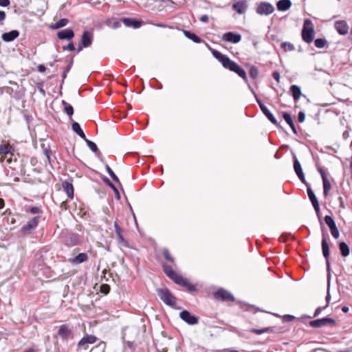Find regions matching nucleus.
<instances>
[{"mask_svg": "<svg viewBox=\"0 0 352 352\" xmlns=\"http://www.w3.org/2000/svg\"><path fill=\"white\" fill-rule=\"evenodd\" d=\"M213 56L221 63L223 67L238 74L244 81L248 82L245 71L236 63L232 60L228 56L221 54L218 50L208 47Z\"/></svg>", "mask_w": 352, "mask_h": 352, "instance_id": "f257e3e1", "label": "nucleus"}, {"mask_svg": "<svg viewBox=\"0 0 352 352\" xmlns=\"http://www.w3.org/2000/svg\"><path fill=\"white\" fill-rule=\"evenodd\" d=\"M15 151L14 145L10 144L6 140H2L0 144V162H3L6 160V163L10 164L12 162V156Z\"/></svg>", "mask_w": 352, "mask_h": 352, "instance_id": "f03ea898", "label": "nucleus"}, {"mask_svg": "<svg viewBox=\"0 0 352 352\" xmlns=\"http://www.w3.org/2000/svg\"><path fill=\"white\" fill-rule=\"evenodd\" d=\"M314 35L315 30L314 23L309 19H305L301 32L302 39L305 43H310L313 41Z\"/></svg>", "mask_w": 352, "mask_h": 352, "instance_id": "7ed1b4c3", "label": "nucleus"}, {"mask_svg": "<svg viewBox=\"0 0 352 352\" xmlns=\"http://www.w3.org/2000/svg\"><path fill=\"white\" fill-rule=\"evenodd\" d=\"M156 292L160 300L166 305L174 307L176 305L177 298L168 288H158Z\"/></svg>", "mask_w": 352, "mask_h": 352, "instance_id": "20e7f679", "label": "nucleus"}, {"mask_svg": "<svg viewBox=\"0 0 352 352\" xmlns=\"http://www.w3.org/2000/svg\"><path fill=\"white\" fill-rule=\"evenodd\" d=\"M249 88L251 89V91L254 95L256 100L262 111V113L266 116V118L275 126L277 127H280V124L278 122L276 118L274 115L270 111L267 107L265 105V104L262 102V100L257 96L256 92L254 89L249 85Z\"/></svg>", "mask_w": 352, "mask_h": 352, "instance_id": "39448f33", "label": "nucleus"}, {"mask_svg": "<svg viewBox=\"0 0 352 352\" xmlns=\"http://www.w3.org/2000/svg\"><path fill=\"white\" fill-rule=\"evenodd\" d=\"M322 241H321V247H322V255L325 258L326 261V267H327V279L328 282L329 283L330 277H331V267H330V262H329V245L327 241V238L324 233L322 234Z\"/></svg>", "mask_w": 352, "mask_h": 352, "instance_id": "423d86ee", "label": "nucleus"}, {"mask_svg": "<svg viewBox=\"0 0 352 352\" xmlns=\"http://www.w3.org/2000/svg\"><path fill=\"white\" fill-rule=\"evenodd\" d=\"M40 219V216H36L30 219L25 225H23L21 227L20 232L23 235L31 234L33 232V231L37 228Z\"/></svg>", "mask_w": 352, "mask_h": 352, "instance_id": "0eeeda50", "label": "nucleus"}, {"mask_svg": "<svg viewBox=\"0 0 352 352\" xmlns=\"http://www.w3.org/2000/svg\"><path fill=\"white\" fill-rule=\"evenodd\" d=\"M336 324L334 319L328 317L314 320L309 322V325L313 328H320L327 326L333 327Z\"/></svg>", "mask_w": 352, "mask_h": 352, "instance_id": "6e6552de", "label": "nucleus"}, {"mask_svg": "<svg viewBox=\"0 0 352 352\" xmlns=\"http://www.w3.org/2000/svg\"><path fill=\"white\" fill-rule=\"evenodd\" d=\"M213 296L216 300L223 302H234L235 300L234 296L223 288L218 289L214 292Z\"/></svg>", "mask_w": 352, "mask_h": 352, "instance_id": "1a4fd4ad", "label": "nucleus"}, {"mask_svg": "<svg viewBox=\"0 0 352 352\" xmlns=\"http://www.w3.org/2000/svg\"><path fill=\"white\" fill-rule=\"evenodd\" d=\"M57 334L63 340H67L74 336L72 328L67 324L60 325Z\"/></svg>", "mask_w": 352, "mask_h": 352, "instance_id": "9d476101", "label": "nucleus"}, {"mask_svg": "<svg viewBox=\"0 0 352 352\" xmlns=\"http://www.w3.org/2000/svg\"><path fill=\"white\" fill-rule=\"evenodd\" d=\"M317 170L320 173L322 179L324 196V197H327L329 195V191L331 188V185L327 178V173L326 170L320 166L317 167Z\"/></svg>", "mask_w": 352, "mask_h": 352, "instance_id": "9b49d317", "label": "nucleus"}, {"mask_svg": "<svg viewBox=\"0 0 352 352\" xmlns=\"http://www.w3.org/2000/svg\"><path fill=\"white\" fill-rule=\"evenodd\" d=\"M173 280L176 284L186 288L189 292H195L197 291L195 286L182 275L178 274Z\"/></svg>", "mask_w": 352, "mask_h": 352, "instance_id": "f8f14e48", "label": "nucleus"}, {"mask_svg": "<svg viewBox=\"0 0 352 352\" xmlns=\"http://www.w3.org/2000/svg\"><path fill=\"white\" fill-rule=\"evenodd\" d=\"M274 6L268 2H261L256 7V12L260 15H269L274 12Z\"/></svg>", "mask_w": 352, "mask_h": 352, "instance_id": "ddd939ff", "label": "nucleus"}, {"mask_svg": "<svg viewBox=\"0 0 352 352\" xmlns=\"http://www.w3.org/2000/svg\"><path fill=\"white\" fill-rule=\"evenodd\" d=\"M324 220L329 227L332 236L336 239H338L340 236V232L333 217L329 215H326Z\"/></svg>", "mask_w": 352, "mask_h": 352, "instance_id": "4468645a", "label": "nucleus"}, {"mask_svg": "<svg viewBox=\"0 0 352 352\" xmlns=\"http://www.w3.org/2000/svg\"><path fill=\"white\" fill-rule=\"evenodd\" d=\"M180 318L190 325L198 324L199 318L196 316L192 314L188 310H183L179 314Z\"/></svg>", "mask_w": 352, "mask_h": 352, "instance_id": "2eb2a0df", "label": "nucleus"}, {"mask_svg": "<svg viewBox=\"0 0 352 352\" xmlns=\"http://www.w3.org/2000/svg\"><path fill=\"white\" fill-rule=\"evenodd\" d=\"M82 242V236L77 233H72L69 234L64 241L65 245L67 247H74L80 245Z\"/></svg>", "mask_w": 352, "mask_h": 352, "instance_id": "dca6fc26", "label": "nucleus"}, {"mask_svg": "<svg viewBox=\"0 0 352 352\" xmlns=\"http://www.w3.org/2000/svg\"><path fill=\"white\" fill-rule=\"evenodd\" d=\"M294 160V170L297 175L298 179L300 180V182L304 184L305 186H308V182H307L305 175L303 173L301 164L298 160L297 159L296 155H294L293 157Z\"/></svg>", "mask_w": 352, "mask_h": 352, "instance_id": "f3484780", "label": "nucleus"}, {"mask_svg": "<svg viewBox=\"0 0 352 352\" xmlns=\"http://www.w3.org/2000/svg\"><path fill=\"white\" fill-rule=\"evenodd\" d=\"M222 40L232 43H238L241 40V35L233 32H228L223 34Z\"/></svg>", "mask_w": 352, "mask_h": 352, "instance_id": "a211bd4d", "label": "nucleus"}, {"mask_svg": "<svg viewBox=\"0 0 352 352\" xmlns=\"http://www.w3.org/2000/svg\"><path fill=\"white\" fill-rule=\"evenodd\" d=\"M93 39V34L87 30H85L82 34L80 43L82 44V47H88L91 45Z\"/></svg>", "mask_w": 352, "mask_h": 352, "instance_id": "6ab92c4d", "label": "nucleus"}, {"mask_svg": "<svg viewBox=\"0 0 352 352\" xmlns=\"http://www.w3.org/2000/svg\"><path fill=\"white\" fill-rule=\"evenodd\" d=\"M56 35L60 40L70 41L74 37L75 34L72 29L68 28L58 32Z\"/></svg>", "mask_w": 352, "mask_h": 352, "instance_id": "aec40b11", "label": "nucleus"}, {"mask_svg": "<svg viewBox=\"0 0 352 352\" xmlns=\"http://www.w3.org/2000/svg\"><path fill=\"white\" fill-rule=\"evenodd\" d=\"M336 31L340 35H346L349 31V26L345 21H337L334 23Z\"/></svg>", "mask_w": 352, "mask_h": 352, "instance_id": "412c9836", "label": "nucleus"}, {"mask_svg": "<svg viewBox=\"0 0 352 352\" xmlns=\"http://www.w3.org/2000/svg\"><path fill=\"white\" fill-rule=\"evenodd\" d=\"M248 8V3L245 0H241L233 3L232 9L238 14H243Z\"/></svg>", "mask_w": 352, "mask_h": 352, "instance_id": "4be33fe9", "label": "nucleus"}, {"mask_svg": "<svg viewBox=\"0 0 352 352\" xmlns=\"http://www.w3.org/2000/svg\"><path fill=\"white\" fill-rule=\"evenodd\" d=\"M122 21L126 27H132L133 28H140L143 23L142 21L133 18H122Z\"/></svg>", "mask_w": 352, "mask_h": 352, "instance_id": "5701e85b", "label": "nucleus"}, {"mask_svg": "<svg viewBox=\"0 0 352 352\" xmlns=\"http://www.w3.org/2000/svg\"><path fill=\"white\" fill-rule=\"evenodd\" d=\"M19 36L18 30H12L8 32H5L2 34L1 38L5 42H12Z\"/></svg>", "mask_w": 352, "mask_h": 352, "instance_id": "b1692460", "label": "nucleus"}, {"mask_svg": "<svg viewBox=\"0 0 352 352\" xmlns=\"http://www.w3.org/2000/svg\"><path fill=\"white\" fill-rule=\"evenodd\" d=\"M89 257L86 253H80L76 256L69 258V262L73 265H78L86 262L88 260Z\"/></svg>", "mask_w": 352, "mask_h": 352, "instance_id": "393cba45", "label": "nucleus"}, {"mask_svg": "<svg viewBox=\"0 0 352 352\" xmlns=\"http://www.w3.org/2000/svg\"><path fill=\"white\" fill-rule=\"evenodd\" d=\"M162 269L166 275L171 280H173L178 275L170 265L164 264L162 265Z\"/></svg>", "mask_w": 352, "mask_h": 352, "instance_id": "a878e982", "label": "nucleus"}, {"mask_svg": "<svg viewBox=\"0 0 352 352\" xmlns=\"http://www.w3.org/2000/svg\"><path fill=\"white\" fill-rule=\"evenodd\" d=\"M62 187L64 191L67 193V196L70 199H73L74 197V187L73 185L67 181H65L62 183Z\"/></svg>", "mask_w": 352, "mask_h": 352, "instance_id": "bb28decb", "label": "nucleus"}, {"mask_svg": "<svg viewBox=\"0 0 352 352\" xmlns=\"http://www.w3.org/2000/svg\"><path fill=\"white\" fill-rule=\"evenodd\" d=\"M102 179V182L107 186H109V188H111V189L113 190V191L115 193L116 199H118V200H120V192H119L118 188H116V186L107 177H104Z\"/></svg>", "mask_w": 352, "mask_h": 352, "instance_id": "cd10ccee", "label": "nucleus"}, {"mask_svg": "<svg viewBox=\"0 0 352 352\" xmlns=\"http://www.w3.org/2000/svg\"><path fill=\"white\" fill-rule=\"evenodd\" d=\"M292 6L290 0H280L277 2L276 6L279 11H286L289 9Z\"/></svg>", "mask_w": 352, "mask_h": 352, "instance_id": "c85d7f7f", "label": "nucleus"}, {"mask_svg": "<svg viewBox=\"0 0 352 352\" xmlns=\"http://www.w3.org/2000/svg\"><path fill=\"white\" fill-rule=\"evenodd\" d=\"M338 248L340 254L343 257H346L350 254L349 246L344 241H341L338 243Z\"/></svg>", "mask_w": 352, "mask_h": 352, "instance_id": "c756f323", "label": "nucleus"}, {"mask_svg": "<svg viewBox=\"0 0 352 352\" xmlns=\"http://www.w3.org/2000/svg\"><path fill=\"white\" fill-rule=\"evenodd\" d=\"M183 32L186 38L192 41L194 43H200L202 42V39L195 33L186 30H183Z\"/></svg>", "mask_w": 352, "mask_h": 352, "instance_id": "7c9ffc66", "label": "nucleus"}, {"mask_svg": "<svg viewBox=\"0 0 352 352\" xmlns=\"http://www.w3.org/2000/svg\"><path fill=\"white\" fill-rule=\"evenodd\" d=\"M290 92L295 101L298 100L300 96L302 95L300 87L296 85H292L290 87Z\"/></svg>", "mask_w": 352, "mask_h": 352, "instance_id": "2f4dec72", "label": "nucleus"}, {"mask_svg": "<svg viewBox=\"0 0 352 352\" xmlns=\"http://www.w3.org/2000/svg\"><path fill=\"white\" fill-rule=\"evenodd\" d=\"M72 130L82 139H85L86 135L80 127V125L77 122H73L72 124Z\"/></svg>", "mask_w": 352, "mask_h": 352, "instance_id": "473e14b6", "label": "nucleus"}, {"mask_svg": "<svg viewBox=\"0 0 352 352\" xmlns=\"http://www.w3.org/2000/svg\"><path fill=\"white\" fill-rule=\"evenodd\" d=\"M307 186V195H308L310 201L312 204V206L318 204L319 203H318V199H317L314 192L312 190L309 184L308 183V186Z\"/></svg>", "mask_w": 352, "mask_h": 352, "instance_id": "72a5a7b5", "label": "nucleus"}, {"mask_svg": "<svg viewBox=\"0 0 352 352\" xmlns=\"http://www.w3.org/2000/svg\"><path fill=\"white\" fill-rule=\"evenodd\" d=\"M97 338L94 335H87L84 336L79 342L78 345H82L83 343L94 344L96 342Z\"/></svg>", "mask_w": 352, "mask_h": 352, "instance_id": "f704fd0d", "label": "nucleus"}, {"mask_svg": "<svg viewBox=\"0 0 352 352\" xmlns=\"http://www.w3.org/2000/svg\"><path fill=\"white\" fill-rule=\"evenodd\" d=\"M68 23H69V20L67 19H65V18L61 19L56 23L52 24L50 25V28L52 30H58V29H60L61 28L66 26L68 24Z\"/></svg>", "mask_w": 352, "mask_h": 352, "instance_id": "c9c22d12", "label": "nucleus"}, {"mask_svg": "<svg viewBox=\"0 0 352 352\" xmlns=\"http://www.w3.org/2000/svg\"><path fill=\"white\" fill-rule=\"evenodd\" d=\"M117 240H118V243L120 247L128 248H131L128 241L124 238L122 233H119V234L117 235Z\"/></svg>", "mask_w": 352, "mask_h": 352, "instance_id": "e433bc0d", "label": "nucleus"}, {"mask_svg": "<svg viewBox=\"0 0 352 352\" xmlns=\"http://www.w3.org/2000/svg\"><path fill=\"white\" fill-rule=\"evenodd\" d=\"M62 104L64 106V111L72 119V116L74 114V108L73 107L67 103L66 101L63 100Z\"/></svg>", "mask_w": 352, "mask_h": 352, "instance_id": "4c0bfd02", "label": "nucleus"}, {"mask_svg": "<svg viewBox=\"0 0 352 352\" xmlns=\"http://www.w3.org/2000/svg\"><path fill=\"white\" fill-rule=\"evenodd\" d=\"M105 168L109 176L111 177V179L117 184H118L120 186H121L120 181L119 178L116 176V175L114 173V172L112 170V169L109 167L108 164L105 165Z\"/></svg>", "mask_w": 352, "mask_h": 352, "instance_id": "58836bf2", "label": "nucleus"}, {"mask_svg": "<svg viewBox=\"0 0 352 352\" xmlns=\"http://www.w3.org/2000/svg\"><path fill=\"white\" fill-rule=\"evenodd\" d=\"M314 45L319 49L324 48L328 45V43L325 38H319L314 41Z\"/></svg>", "mask_w": 352, "mask_h": 352, "instance_id": "ea45409f", "label": "nucleus"}, {"mask_svg": "<svg viewBox=\"0 0 352 352\" xmlns=\"http://www.w3.org/2000/svg\"><path fill=\"white\" fill-rule=\"evenodd\" d=\"M250 332L257 335H261L264 333L273 332V327H265L261 329L252 328L250 329Z\"/></svg>", "mask_w": 352, "mask_h": 352, "instance_id": "a19ab883", "label": "nucleus"}, {"mask_svg": "<svg viewBox=\"0 0 352 352\" xmlns=\"http://www.w3.org/2000/svg\"><path fill=\"white\" fill-rule=\"evenodd\" d=\"M280 47L284 52L294 51L295 50L294 45L289 42H283L280 44Z\"/></svg>", "mask_w": 352, "mask_h": 352, "instance_id": "79ce46f5", "label": "nucleus"}, {"mask_svg": "<svg viewBox=\"0 0 352 352\" xmlns=\"http://www.w3.org/2000/svg\"><path fill=\"white\" fill-rule=\"evenodd\" d=\"M162 254L165 259L168 261L173 263L175 262L174 257L170 254L169 250L167 248H164L162 250Z\"/></svg>", "mask_w": 352, "mask_h": 352, "instance_id": "37998d69", "label": "nucleus"}, {"mask_svg": "<svg viewBox=\"0 0 352 352\" xmlns=\"http://www.w3.org/2000/svg\"><path fill=\"white\" fill-rule=\"evenodd\" d=\"M84 140L85 141L87 146L91 151H93L94 153H97L98 151V146L94 142L87 139V138H85Z\"/></svg>", "mask_w": 352, "mask_h": 352, "instance_id": "c03bdc74", "label": "nucleus"}, {"mask_svg": "<svg viewBox=\"0 0 352 352\" xmlns=\"http://www.w3.org/2000/svg\"><path fill=\"white\" fill-rule=\"evenodd\" d=\"M249 74L252 79H256L258 76V67L255 65H252L250 69Z\"/></svg>", "mask_w": 352, "mask_h": 352, "instance_id": "a18cd8bd", "label": "nucleus"}, {"mask_svg": "<svg viewBox=\"0 0 352 352\" xmlns=\"http://www.w3.org/2000/svg\"><path fill=\"white\" fill-rule=\"evenodd\" d=\"M327 307V305H324L323 307H318L316 309L315 311H314V316H312V318H316L318 316H319L321 312L325 309ZM303 317L305 318H311V316H307V315H305Z\"/></svg>", "mask_w": 352, "mask_h": 352, "instance_id": "49530a36", "label": "nucleus"}, {"mask_svg": "<svg viewBox=\"0 0 352 352\" xmlns=\"http://www.w3.org/2000/svg\"><path fill=\"white\" fill-rule=\"evenodd\" d=\"M283 118L288 125L292 124L293 120L289 113L282 112Z\"/></svg>", "mask_w": 352, "mask_h": 352, "instance_id": "de8ad7c7", "label": "nucleus"}, {"mask_svg": "<svg viewBox=\"0 0 352 352\" xmlns=\"http://www.w3.org/2000/svg\"><path fill=\"white\" fill-rule=\"evenodd\" d=\"M313 207H314V210L316 211V215H317L318 218L319 219V221H320V225H321V227H322V233H324V232H323V223H322V222L321 221V219H320V210L319 204L313 206Z\"/></svg>", "mask_w": 352, "mask_h": 352, "instance_id": "09e8293b", "label": "nucleus"}, {"mask_svg": "<svg viewBox=\"0 0 352 352\" xmlns=\"http://www.w3.org/2000/svg\"><path fill=\"white\" fill-rule=\"evenodd\" d=\"M27 211L33 214L42 213V210L38 206H32Z\"/></svg>", "mask_w": 352, "mask_h": 352, "instance_id": "8fccbe9b", "label": "nucleus"}, {"mask_svg": "<svg viewBox=\"0 0 352 352\" xmlns=\"http://www.w3.org/2000/svg\"><path fill=\"white\" fill-rule=\"evenodd\" d=\"M63 50L64 51H74L76 47L72 42H70L67 45H64L63 47Z\"/></svg>", "mask_w": 352, "mask_h": 352, "instance_id": "3c124183", "label": "nucleus"}, {"mask_svg": "<svg viewBox=\"0 0 352 352\" xmlns=\"http://www.w3.org/2000/svg\"><path fill=\"white\" fill-rule=\"evenodd\" d=\"M73 63H74V56H72L71 57V59H70L68 65H67L66 67H65L64 70H65V72H69L70 71L71 68L72 67Z\"/></svg>", "mask_w": 352, "mask_h": 352, "instance_id": "603ef678", "label": "nucleus"}, {"mask_svg": "<svg viewBox=\"0 0 352 352\" xmlns=\"http://www.w3.org/2000/svg\"><path fill=\"white\" fill-rule=\"evenodd\" d=\"M109 286L107 284L102 285L101 286V292L104 294H107L109 292Z\"/></svg>", "mask_w": 352, "mask_h": 352, "instance_id": "864d4df0", "label": "nucleus"}, {"mask_svg": "<svg viewBox=\"0 0 352 352\" xmlns=\"http://www.w3.org/2000/svg\"><path fill=\"white\" fill-rule=\"evenodd\" d=\"M305 119V114L303 111H300L298 114V120L299 122H303Z\"/></svg>", "mask_w": 352, "mask_h": 352, "instance_id": "5fc2aeb1", "label": "nucleus"}, {"mask_svg": "<svg viewBox=\"0 0 352 352\" xmlns=\"http://www.w3.org/2000/svg\"><path fill=\"white\" fill-rule=\"evenodd\" d=\"M114 228H115V231H116V235L119 234V233H122V229L120 227L117 221H116L114 222Z\"/></svg>", "mask_w": 352, "mask_h": 352, "instance_id": "6e6d98bb", "label": "nucleus"}, {"mask_svg": "<svg viewBox=\"0 0 352 352\" xmlns=\"http://www.w3.org/2000/svg\"><path fill=\"white\" fill-rule=\"evenodd\" d=\"M273 78L277 82H280V74L279 72H278L277 71H274L272 72V74Z\"/></svg>", "mask_w": 352, "mask_h": 352, "instance_id": "4d7b16f0", "label": "nucleus"}, {"mask_svg": "<svg viewBox=\"0 0 352 352\" xmlns=\"http://www.w3.org/2000/svg\"><path fill=\"white\" fill-rule=\"evenodd\" d=\"M295 319V317L292 315H285L283 316V320L285 322H291Z\"/></svg>", "mask_w": 352, "mask_h": 352, "instance_id": "13d9d810", "label": "nucleus"}, {"mask_svg": "<svg viewBox=\"0 0 352 352\" xmlns=\"http://www.w3.org/2000/svg\"><path fill=\"white\" fill-rule=\"evenodd\" d=\"M122 23V19L119 21H116L112 23V28L114 29L118 28L121 26V23Z\"/></svg>", "mask_w": 352, "mask_h": 352, "instance_id": "bf43d9fd", "label": "nucleus"}, {"mask_svg": "<svg viewBox=\"0 0 352 352\" xmlns=\"http://www.w3.org/2000/svg\"><path fill=\"white\" fill-rule=\"evenodd\" d=\"M43 153L45 156H48L49 155H52V151L49 148H45V144L42 145Z\"/></svg>", "mask_w": 352, "mask_h": 352, "instance_id": "052dcab7", "label": "nucleus"}, {"mask_svg": "<svg viewBox=\"0 0 352 352\" xmlns=\"http://www.w3.org/2000/svg\"><path fill=\"white\" fill-rule=\"evenodd\" d=\"M6 14L4 11L0 10V24H3V21L6 19Z\"/></svg>", "mask_w": 352, "mask_h": 352, "instance_id": "680f3d73", "label": "nucleus"}, {"mask_svg": "<svg viewBox=\"0 0 352 352\" xmlns=\"http://www.w3.org/2000/svg\"><path fill=\"white\" fill-rule=\"evenodd\" d=\"M199 20L203 23H207L208 22L209 18L208 15L204 14L200 16Z\"/></svg>", "mask_w": 352, "mask_h": 352, "instance_id": "e2e57ef3", "label": "nucleus"}, {"mask_svg": "<svg viewBox=\"0 0 352 352\" xmlns=\"http://www.w3.org/2000/svg\"><path fill=\"white\" fill-rule=\"evenodd\" d=\"M10 3V0H0V6L6 7Z\"/></svg>", "mask_w": 352, "mask_h": 352, "instance_id": "0e129e2a", "label": "nucleus"}, {"mask_svg": "<svg viewBox=\"0 0 352 352\" xmlns=\"http://www.w3.org/2000/svg\"><path fill=\"white\" fill-rule=\"evenodd\" d=\"M38 71L39 72H44L46 71V67L44 65H39L38 66Z\"/></svg>", "mask_w": 352, "mask_h": 352, "instance_id": "69168bd1", "label": "nucleus"}, {"mask_svg": "<svg viewBox=\"0 0 352 352\" xmlns=\"http://www.w3.org/2000/svg\"><path fill=\"white\" fill-rule=\"evenodd\" d=\"M338 201H339V203H340V206L342 208H344L345 206H344V199L342 197H340L338 198Z\"/></svg>", "mask_w": 352, "mask_h": 352, "instance_id": "338daca9", "label": "nucleus"}, {"mask_svg": "<svg viewBox=\"0 0 352 352\" xmlns=\"http://www.w3.org/2000/svg\"><path fill=\"white\" fill-rule=\"evenodd\" d=\"M88 346H89V344H87V343H83L82 345H78V349H83L85 350L87 349Z\"/></svg>", "mask_w": 352, "mask_h": 352, "instance_id": "774afa93", "label": "nucleus"}]
</instances>
